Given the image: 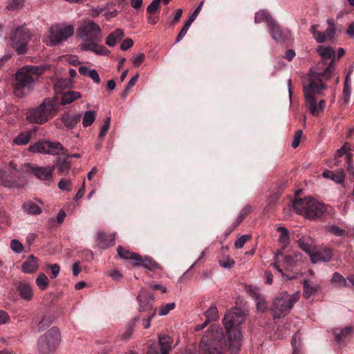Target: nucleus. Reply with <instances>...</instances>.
Returning <instances> with one entry per match:
<instances>
[{"instance_id": "nucleus-59", "label": "nucleus", "mask_w": 354, "mask_h": 354, "mask_svg": "<svg viewBox=\"0 0 354 354\" xmlns=\"http://www.w3.org/2000/svg\"><path fill=\"white\" fill-rule=\"evenodd\" d=\"M87 76L93 80V81L96 84H99L100 82V76L95 69H91Z\"/></svg>"}, {"instance_id": "nucleus-30", "label": "nucleus", "mask_w": 354, "mask_h": 354, "mask_svg": "<svg viewBox=\"0 0 354 354\" xmlns=\"http://www.w3.org/2000/svg\"><path fill=\"white\" fill-rule=\"evenodd\" d=\"M24 211L29 214L37 215L41 213V209L32 201H26L22 205Z\"/></svg>"}, {"instance_id": "nucleus-10", "label": "nucleus", "mask_w": 354, "mask_h": 354, "mask_svg": "<svg viewBox=\"0 0 354 354\" xmlns=\"http://www.w3.org/2000/svg\"><path fill=\"white\" fill-rule=\"evenodd\" d=\"M55 165L39 166L31 163H25L24 169L29 174L34 176L37 179L50 185L53 182Z\"/></svg>"}, {"instance_id": "nucleus-24", "label": "nucleus", "mask_w": 354, "mask_h": 354, "mask_svg": "<svg viewBox=\"0 0 354 354\" xmlns=\"http://www.w3.org/2000/svg\"><path fill=\"white\" fill-rule=\"evenodd\" d=\"M352 327L335 328L333 330V335L336 342L340 343L344 342L348 337H349L352 333Z\"/></svg>"}, {"instance_id": "nucleus-53", "label": "nucleus", "mask_w": 354, "mask_h": 354, "mask_svg": "<svg viewBox=\"0 0 354 354\" xmlns=\"http://www.w3.org/2000/svg\"><path fill=\"white\" fill-rule=\"evenodd\" d=\"M250 239V236L248 234L242 235L234 243V247L236 249L242 248L246 241Z\"/></svg>"}, {"instance_id": "nucleus-48", "label": "nucleus", "mask_w": 354, "mask_h": 354, "mask_svg": "<svg viewBox=\"0 0 354 354\" xmlns=\"http://www.w3.org/2000/svg\"><path fill=\"white\" fill-rule=\"evenodd\" d=\"M246 291L254 299L262 295L259 289L252 285L246 286Z\"/></svg>"}, {"instance_id": "nucleus-41", "label": "nucleus", "mask_w": 354, "mask_h": 354, "mask_svg": "<svg viewBox=\"0 0 354 354\" xmlns=\"http://www.w3.org/2000/svg\"><path fill=\"white\" fill-rule=\"evenodd\" d=\"M49 283L48 277L44 273H40L36 279V284L41 290H45Z\"/></svg>"}, {"instance_id": "nucleus-32", "label": "nucleus", "mask_w": 354, "mask_h": 354, "mask_svg": "<svg viewBox=\"0 0 354 354\" xmlns=\"http://www.w3.org/2000/svg\"><path fill=\"white\" fill-rule=\"evenodd\" d=\"M317 50L324 59H328L335 57V52L330 46H319Z\"/></svg>"}, {"instance_id": "nucleus-7", "label": "nucleus", "mask_w": 354, "mask_h": 354, "mask_svg": "<svg viewBox=\"0 0 354 354\" xmlns=\"http://www.w3.org/2000/svg\"><path fill=\"white\" fill-rule=\"evenodd\" d=\"M61 341L59 330L56 327L51 328L41 335L37 342V349L40 354H50L58 347Z\"/></svg>"}, {"instance_id": "nucleus-43", "label": "nucleus", "mask_w": 354, "mask_h": 354, "mask_svg": "<svg viewBox=\"0 0 354 354\" xmlns=\"http://www.w3.org/2000/svg\"><path fill=\"white\" fill-rule=\"evenodd\" d=\"M317 289L310 285L307 281H305L304 283V290H303V295L306 299H308L315 292Z\"/></svg>"}, {"instance_id": "nucleus-54", "label": "nucleus", "mask_w": 354, "mask_h": 354, "mask_svg": "<svg viewBox=\"0 0 354 354\" xmlns=\"http://www.w3.org/2000/svg\"><path fill=\"white\" fill-rule=\"evenodd\" d=\"M160 0H153L152 2L147 8V12L149 14H152L158 10Z\"/></svg>"}, {"instance_id": "nucleus-6", "label": "nucleus", "mask_w": 354, "mask_h": 354, "mask_svg": "<svg viewBox=\"0 0 354 354\" xmlns=\"http://www.w3.org/2000/svg\"><path fill=\"white\" fill-rule=\"evenodd\" d=\"M299 298V291L295 292L292 295H289L286 292H281L275 298L272 304L271 310L274 318L279 319L286 316Z\"/></svg>"}, {"instance_id": "nucleus-19", "label": "nucleus", "mask_w": 354, "mask_h": 354, "mask_svg": "<svg viewBox=\"0 0 354 354\" xmlns=\"http://www.w3.org/2000/svg\"><path fill=\"white\" fill-rule=\"evenodd\" d=\"M299 247L310 255L315 250V243L313 240L309 236H301L297 241Z\"/></svg>"}, {"instance_id": "nucleus-57", "label": "nucleus", "mask_w": 354, "mask_h": 354, "mask_svg": "<svg viewBox=\"0 0 354 354\" xmlns=\"http://www.w3.org/2000/svg\"><path fill=\"white\" fill-rule=\"evenodd\" d=\"M219 264L225 268H231L234 265V261L229 257L219 261Z\"/></svg>"}, {"instance_id": "nucleus-45", "label": "nucleus", "mask_w": 354, "mask_h": 354, "mask_svg": "<svg viewBox=\"0 0 354 354\" xmlns=\"http://www.w3.org/2000/svg\"><path fill=\"white\" fill-rule=\"evenodd\" d=\"M351 96V83L348 80V77H346L343 89V100L344 104H347L349 101V98Z\"/></svg>"}, {"instance_id": "nucleus-26", "label": "nucleus", "mask_w": 354, "mask_h": 354, "mask_svg": "<svg viewBox=\"0 0 354 354\" xmlns=\"http://www.w3.org/2000/svg\"><path fill=\"white\" fill-rule=\"evenodd\" d=\"M140 258L136 259V262H133L134 266H143L144 268L151 270L153 268H158V264L148 257H142L138 254Z\"/></svg>"}, {"instance_id": "nucleus-47", "label": "nucleus", "mask_w": 354, "mask_h": 354, "mask_svg": "<svg viewBox=\"0 0 354 354\" xmlns=\"http://www.w3.org/2000/svg\"><path fill=\"white\" fill-rule=\"evenodd\" d=\"M254 300L256 301L257 309L258 311L264 312L267 309L266 299L263 295Z\"/></svg>"}, {"instance_id": "nucleus-28", "label": "nucleus", "mask_w": 354, "mask_h": 354, "mask_svg": "<svg viewBox=\"0 0 354 354\" xmlns=\"http://www.w3.org/2000/svg\"><path fill=\"white\" fill-rule=\"evenodd\" d=\"M322 176L325 178L331 179L336 183H342L345 178V175L343 171L333 172L330 170H326L323 172Z\"/></svg>"}, {"instance_id": "nucleus-38", "label": "nucleus", "mask_w": 354, "mask_h": 354, "mask_svg": "<svg viewBox=\"0 0 354 354\" xmlns=\"http://www.w3.org/2000/svg\"><path fill=\"white\" fill-rule=\"evenodd\" d=\"M31 133L24 131L19 134L14 140V143L17 145H25L28 143Z\"/></svg>"}, {"instance_id": "nucleus-62", "label": "nucleus", "mask_w": 354, "mask_h": 354, "mask_svg": "<svg viewBox=\"0 0 354 354\" xmlns=\"http://www.w3.org/2000/svg\"><path fill=\"white\" fill-rule=\"evenodd\" d=\"M251 209L252 207L250 205H246L244 207L238 216H239V220H243L245 216L251 212Z\"/></svg>"}, {"instance_id": "nucleus-51", "label": "nucleus", "mask_w": 354, "mask_h": 354, "mask_svg": "<svg viewBox=\"0 0 354 354\" xmlns=\"http://www.w3.org/2000/svg\"><path fill=\"white\" fill-rule=\"evenodd\" d=\"M10 248L15 252V253H21L23 252L24 246L21 242H19L17 239H12L10 243Z\"/></svg>"}, {"instance_id": "nucleus-15", "label": "nucleus", "mask_w": 354, "mask_h": 354, "mask_svg": "<svg viewBox=\"0 0 354 354\" xmlns=\"http://www.w3.org/2000/svg\"><path fill=\"white\" fill-rule=\"evenodd\" d=\"M268 31L272 38L277 42L283 44L290 39V30L281 27L275 21H269Z\"/></svg>"}, {"instance_id": "nucleus-17", "label": "nucleus", "mask_w": 354, "mask_h": 354, "mask_svg": "<svg viewBox=\"0 0 354 354\" xmlns=\"http://www.w3.org/2000/svg\"><path fill=\"white\" fill-rule=\"evenodd\" d=\"M99 41H91L82 45L81 48L83 50H90L99 55H108L110 53L104 46L98 45Z\"/></svg>"}, {"instance_id": "nucleus-49", "label": "nucleus", "mask_w": 354, "mask_h": 354, "mask_svg": "<svg viewBox=\"0 0 354 354\" xmlns=\"http://www.w3.org/2000/svg\"><path fill=\"white\" fill-rule=\"evenodd\" d=\"M24 5V0H8L7 8L9 10H15L21 8Z\"/></svg>"}, {"instance_id": "nucleus-12", "label": "nucleus", "mask_w": 354, "mask_h": 354, "mask_svg": "<svg viewBox=\"0 0 354 354\" xmlns=\"http://www.w3.org/2000/svg\"><path fill=\"white\" fill-rule=\"evenodd\" d=\"M137 300L139 302L140 312L148 311L150 313V315L147 318L142 319L143 327L145 328H148L151 325V319L154 317L156 313V308H154L152 305L154 300L153 296L151 293L142 290L137 297Z\"/></svg>"}, {"instance_id": "nucleus-2", "label": "nucleus", "mask_w": 354, "mask_h": 354, "mask_svg": "<svg viewBox=\"0 0 354 354\" xmlns=\"http://www.w3.org/2000/svg\"><path fill=\"white\" fill-rule=\"evenodd\" d=\"M333 71V60L329 64L321 61L310 70L308 74V84L304 85L303 90L305 105L313 115H317L323 111L326 107L325 100H320L317 105L315 97L322 95V91L326 89V86L324 82L331 77Z\"/></svg>"}, {"instance_id": "nucleus-36", "label": "nucleus", "mask_w": 354, "mask_h": 354, "mask_svg": "<svg viewBox=\"0 0 354 354\" xmlns=\"http://www.w3.org/2000/svg\"><path fill=\"white\" fill-rule=\"evenodd\" d=\"M326 230L327 232L338 237H345L346 236V231L335 225L326 226Z\"/></svg>"}, {"instance_id": "nucleus-16", "label": "nucleus", "mask_w": 354, "mask_h": 354, "mask_svg": "<svg viewBox=\"0 0 354 354\" xmlns=\"http://www.w3.org/2000/svg\"><path fill=\"white\" fill-rule=\"evenodd\" d=\"M21 173L12 164L8 171H0V185L10 187L15 183V178H19Z\"/></svg>"}, {"instance_id": "nucleus-22", "label": "nucleus", "mask_w": 354, "mask_h": 354, "mask_svg": "<svg viewBox=\"0 0 354 354\" xmlns=\"http://www.w3.org/2000/svg\"><path fill=\"white\" fill-rule=\"evenodd\" d=\"M82 95L80 92L69 91L63 92L61 94L60 104L66 105L73 102L75 100L81 98Z\"/></svg>"}, {"instance_id": "nucleus-14", "label": "nucleus", "mask_w": 354, "mask_h": 354, "mask_svg": "<svg viewBox=\"0 0 354 354\" xmlns=\"http://www.w3.org/2000/svg\"><path fill=\"white\" fill-rule=\"evenodd\" d=\"M64 150V147L59 142L41 140L29 147V151L33 153L59 155Z\"/></svg>"}, {"instance_id": "nucleus-11", "label": "nucleus", "mask_w": 354, "mask_h": 354, "mask_svg": "<svg viewBox=\"0 0 354 354\" xmlns=\"http://www.w3.org/2000/svg\"><path fill=\"white\" fill-rule=\"evenodd\" d=\"M30 39V33L25 26L15 28L10 35V45L18 54L26 53Z\"/></svg>"}, {"instance_id": "nucleus-50", "label": "nucleus", "mask_w": 354, "mask_h": 354, "mask_svg": "<svg viewBox=\"0 0 354 354\" xmlns=\"http://www.w3.org/2000/svg\"><path fill=\"white\" fill-rule=\"evenodd\" d=\"M110 123H111V119L110 118H107L106 121L104 122V124L102 127L98 135V140H102L103 138L106 136V133L108 132L109 128H110Z\"/></svg>"}, {"instance_id": "nucleus-44", "label": "nucleus", "mask_w": 354, "mask_h": 354, "mask_svg": "<svg viewBox=\"0 0 354 354\" xmlns=\"http://www.w3.org/2000/svg\"><path fill=\"white\" fill-rule=\"evenodd\" d=\"M57 165L59 172L62 174L68 172L71 167V164L69 162L60 158H57Z\"/></svg>"}, {"instance_id": "nucleus-39", "label": "nucleus", "mask_w": 354, "mask_h": 354, "mask_svg": "<svg viewBox=\"0 0 354 354\" xmlns=\"http://www.w3.org/2000/svg\"><path fill=\"white\" fill-rule=\"evenodd\" d=\"M331 281L334 283H337L340 287H350V284L347 282V280L339 272H335L333 274Z\"/></svg>"}, {"instance_id": "nucleus-60", "label": "nucleus", "mask_w": 354, "mask_h": 354, "mask_svg": "<svg viewBox=\"0 0 354 354\" xmlns=\"http://www.w3.org/2000/svg\"><path fill=\"white\" fill-rule=\"evenodd\" d=\"M133 44V41L131 39H125L120 45V49L122 50H127L130 48Z\"/></svg>"}, {"instance_id": "nucleus-35", "label": "nucleus", "mask_w": 354, "mask_h": 354, "mask_svg": "<svg viewBox=\"0 0 354 354\" xmlns=\"http://www.w3.org/2000/svg\"><path fill=\"white\" fill-rule=\"evenodd\" d=\"M207 322H213L218 318V312L215 304H212L204 313Z\"/></svg>"}, {"instance_id": "nucleus-25", "label": "nucleus", "mask_w": 354, "mask_h": 354, "mask_svg": "<svg viewBox=\"0 0 354 354\" xmlns=\"http://www.w3.org/2000/svg\"><path fill=\"white\" fill-rule=\"evenodd\" d=\"M37 259L33 255H30L28 259L24 262L21 269L25 273H32L37 269Z\"/></svg>"}, {"instance_id": "nucleus-21", "label": "nucleus", "mask_w": 354, "mask_h": 354, "mask_svg": "<svg viewBox=\"0 0 354 354\" xmlns=\"http://www.w3.org/2000/svg\"><path fill=\"white\" fill-rule=\"evenodd\" d=\"M172 339L169 336L160 335L159 336V344L160 348V354H169V352L171 349ZM148 354H151V351H149ZM156 354H158L156 352Z\"/></svg>"}, {"instance_id": "nucleus-56", "label": "nucleus", "mask_w": 354, "mask_h": 354, "mask_svg": "<svg viewBox=\"0 0 354 354\" xmlns=\"http://www.w3.org/2000/svg\"><path fill=\"white\" fill-rule=\"evenodd\" d=\"M302 134L303 132L301 130H298L295 133L294 138L292 142V147L294 149L297 148L299 145Z\"/></svg>"}, {"instance_id": "nucleus-1", "label": "nucleus", "mask_w": 354, "mask_h": 354, "mask_svg": "<svg viewBox=\"0 0 354 354\" xmlns=\"http://www.w3.org/2000/svg\"><path fill=\"white\" fill-rule=\"evenodd\" d=\"M243 322L244 314L241 310L232 308L223 319L228 335V345L222 328L212 325L201 339L198 354H223L222 351L227 347L230 354L238 353L242 342L240 325Z\"/></svg>"}, {"instance_id": "nucleus-5", "label": "nucleus", "mask_w": 354, "mask_h": 354, "mask_svg": "<svg viewBox=\"0 0 354 354\" xmlns=\"http://www.w3.org/2000/svg\"><path fill=\"white\" fill-rule=\"evenodd\" d=\"M57 104L55 98H46L38 107L30 110L26 118L30 122L43 124L55 115Z\"/></svg>"}, {"instance_id": "nucleus-33", "label": "nucleus", "mask_w": 354, "mask_h": 354, "mask_svg": "<svg viewBox=\"0 0 354 354\" xmlns=\"http://www.w3.org/2000/svg\"><path fill=\"white\" fill-rule=\"evenodd\" d=\"M118 254L121 259H131L133 260V262H136V259L140 258L138 257V254L135 252H131L128 250L123 248L122 246L119 245L117 249Z\"/></svg>"}, {"instance_id": "nucleus-61", "label": "nucleus", "mask_w": 354, "mask_h": 354, "mask_svg": "<svg viewBox=\"0 0 354 354\" xmlns=\"http://www.w3.org/2000/svg\"><path fill=\"white\" fill-rule=\"evenodd\" d=\"M328 24H329V26L325 32L326 33V35L328 36V39H330L331 38H333V37L335 34V29L333 26V23L330 21V19L328 20Z\"/></svg>"}, {"instance_id": "nucleus-40", "label": "nucleus", "mask_w": 354, "mask_h": 354, "mask_svg": "<svg viewBox=\"0 0 354 354\" xmlns=\"http://www.w3.org/2000/svg\"><path fill=\"white\" fill-rule=\"evenodd\" d=\"M277 231L280 232V236H279V241L283 243L284 245H287L289 243V232L287 228L284 227H278Z\"/></svg>"}, {"instance_id": "nucleus-37", "label": "nucleus", "mask_w": 354, "mask_h": 354, "mask_svg": "<svg viewBox=\"0 0 354 354\" xmlns=\"http://www.w3.org/2000/svg\"><path fill=\"white\" fill-rule=\"evenodd\" d=\"M270 21L274 20L266 10H259L255 15L254 22L257 24L266 21L268 25Z\"/></svg>"}, {"instance_id": "nucleus-34", "label": "nucleus", "mask_w": 354, "mask_h": 354, "mask_svg": "<svg viewBox=\"0 0 354 354\" xmlns=\"http://www.w3.org/2000/svg\"><path fill=\"white\" fill-rule=\"evenodd\" d=\"M96 113L94 111H87L82 117V125L84 127L91 126L95 120Z\"/></svg>"}, {"instance_id": "nucleus-13", "label": "nucleus", "mask_w": 354, "mask_h": 354, "mask_svg": "<svg viewBox=\"0 0 354 354\" xmlns=\"http://www.w3.org/2000/svg\"><path fill=\"white\" fill-rule=\"evenodd\" d=\"M74 33L72 25L57 24L53 26L50 30L49 45L54 46L63 41L67 40Z\"/></svg>"}, {"instance_id": "nucleus-18", "label": "nucleus", "mask_w": 354, "mask_h": 354, "mask_svg": "<svg viewBox=\"0 0 354 354\" xmlns=\"http://www.w3.org/2000/svg\"><path fill=\"white\" fill-rule=\"evenodd\" d=\"M310 256L313 263L319 261L328 262L331 259L333 253L330 249H324L321 250H316L315 249V250Z\"/></svg>"}, {"instance_id": "nucleus-52", "label": "nucleus", "mask_w": 354, "mask_h": 354, "mask_svg": "<svg viewBox=\"0 0 354 354\" xmlns=\"http://www.w3.org/2000/svg\"><path fill=\"white\" fill-rule=\"evenodd\" d=\"M58 187L61 190L71 192L72 190L71 180L65 178H62L58 183Z\"/></svg>"}, {"instance_id": "nucleus-3", "label": "nucleus", "mask_w": 354, "mask_h": 354, "mask_svg": "<svg viewBox=\"0 0 354 354\" xmlns=\"http://www.w3.org/2000/svg\"><path fill=\"white\" fill-rule=\"evenodd\" d=\"M44 71L41 66H26L15 73V82L13 84L14 93L18 97H23L32 88L39 75Z\"/></svg>"}, {"instance_id": "nucleus-55", "label": "nucleus", "mask_w": 354, "mask_h": 354, "mask_svg": "<svg viewBox=\"0 0 354 354\" xmlns=\"http://www.w3.org/2000/svg\"><path fill=\"white\" fill-rule=\"evenodd\" d=\"M47 268L50 270L51 279H55L57 277L60 271V267L57 263L50 264L47 266Z\"/></svg>"}, {"instance_id": "nucleus-4", "label": "nucleus", "mask_w": 354, "mask_h": 354, "mask_svg": "<svg viewBox=\"0 0 354 354\" xmlns=\"http://www.w3.org/2000/svg\"><path fill=\"white\" fill-rule=\"evenodd\" d=\"M296 212L309 219H316L322 216L326 212V206L319 201L308 197L304 199L296 198L293 203Z\"/></svg>"}, {"instance_id": "nucleus-27", "label": "nucleus", "mask_w": 354, "mask_h": 354, "mask_svg": "<svg viewBox=\"0 0 354 354\" xmlns=\"http://www.w3.org/2000/svg\"><path fill=\"white\" fill-rule=\"evenodd\" d=\"M17 290L21 297L26 300H30L32 297V287L26 282H20L17 286Z\"/></svg>"}, {"instance_id": "nucleus-31", "label": "nucleus", "mask_w": 354, "mask_h": 354, "mask_svg": "<svg viewBox=\"0 0 354 354\" xmlns=\"http://www.w3.org/2000/svg\"><path fill=\"white\" fill-rule=\"evenodd\" d=\"M317 27L318 25L312 26L310 28V32L317 43H324L328 40V36L325 32L318 31L317 30Z\"/></svg>"}, {"instance_id": "nucleus-42", "label": "nucleus", "mask_w": 354, "mask_h": 354, "mask_svg": "<svg viewBox=\"0 0 354 354\" xmlns=\"http://www.w3.org/2000/svg\"><path fill=\"white\" fill-rule=\"evenodd\" d=\"M351 145L348 142H346L335 153V158H340L344 155L346 156H351L349 152L351 151ZM346 159L347 160V156H346Z\"/></svg>"}, {"instance_id": "nucleus-63", "label": "nucleus", "mask_w": 354, "mask_h": 354, "mask_svg": "<svg viewBox=\"0 0 354 354\" xmlns=\"http://www.w3.org/2000/svg\"><path fill=\"white\" fill-rule=\"evenodd\" d=\"M300 337L298 334H295L293 335L291 339V345L293 348V351H298V346L299 345Z\"/></svg>"}, {"instance_id": "nucleus-20", "label": "nucleus", "mask_w": 354, "mask_h": 354, "mask_svg": "<svg viewBox=\"0 0 354 354\" xmlns=\"http://www.w3.org/2000/svg\"><path fill=\"white\" fill-rule=\"evenodd\" d=\"M81 114H65L62 117V122L68 129H73L81 121Z\"/></svg>"}, {"instance_id": "nucleus-9", "label": "nucleus", "mask_w": 354, "mask_h": 354, "mask_svg": "<svg viewBox=\"0 0 354 354\" xmlns=\"http://www.w3.org/2000/svg\"><path fill=\"white\" fill-rule=\"evenodd\" d=\"M80 38L86 43L101 41L102 30L98 24L91 20H84L77 30Z\"/></svg>"}, {"instance_id": "nucleus-46", "label": "nucleus", "mask_w": 354, "mask_h": 354, "mask_svg": "<svg viewBox=\"0 0 354 354\" xmlns=\"http://www.w3.org/2000/svg\"><path fill=\"white\" fill-rule=\"evenodd\" d=\"M175 306H176V304L174 302L163 304L160 308V310H159L158 315L160 316H165L171 310H174Z\"/></svg>"}, {"instance_id": "nucleus-8", "label": "nucleus", "mask_w": 354, "mask_h": 354, "mask_svg": "<svg viewBox=\"0 0 354 354\" xmlns=\"http://www.w3.org/2000/svg\"><path fill=\"white\" fill-rule=\"evenodd\" d=\"M301 255L300 253H297L294 256L288 255L283 256L282 253H277L274 257V262L272 264L277 271L281 274L283 277L287 279H293L296 278V274H285L282 269L292 271L293 269L301 261Z\"/></svg>"}, {"instance_id": "nucleus-23", "label": "nucleus", "mask_w": 354, "mask_h": 354, "mask_svg": "<svg viewBox=\"0 0 354 354\" xmlns=\"http://www.w3.org/2000/svg\"><path fill=\"white\" fill-rule=\"evenodd\" d=\"M124 37V31L121 28H117L111 32L106 39V44L108 46H115L116 43Z\"/></svg>"}, {"instance_id": "nucleus-58", "label": "nucleus", "mask_w": 354, "mask_h": 354, "mask_svg": "<svg viewBox=\"0 0 354 354\" xmlns=\"http://www.w3.org/2000/svg\"><path fill=\"white\" fill-rule=\"evenodd\" d=\"M144 59L145 55L143 53H138L133 55L132 62L136 66H139L144 62Z\"/></svg>"}, {"instance_id": "nucleus-29", "label": "nucleus", "mask_w": 354, "mask_h": 354, "mask_svg": "<svg viewBox=\"0 0 354 354\" xmlns=\"http://www.w3.org/2000/svg\"><path fill=\"white\" fill-rule=\"evenodd\" d=\"M97 241L100 246L105 248L115 244V234H113L106 236L105 234L100 232L97 233Z\"/></svg>"}, {"instance_id": "nucleus-64", "label": "nucleus", "mask_w": 354, "mask_h": 354, "mask_svg": "<svg viewBox=\"0 0 354 354\" xmlns=\"http://www.w3.org/2000/svg\"><path fill=\"white\" fill-rule=\"evenodd\" d=\"M50 324V320L48 318L44 317L38 324V331L43 330Z\"/></svg>"}]
</instances>
